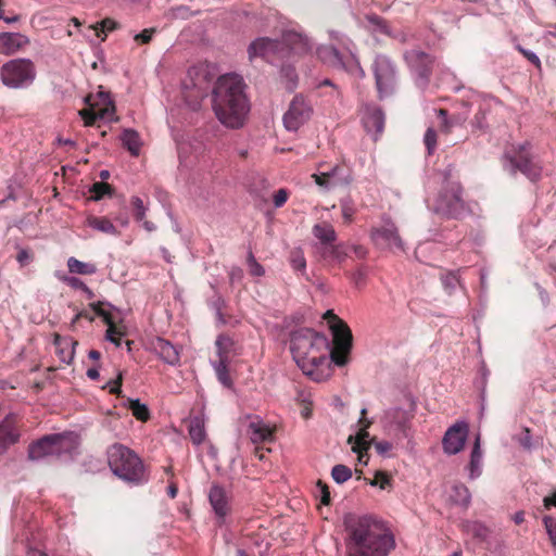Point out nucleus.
I'll return each mask as SVG.
<instances>
[{
  "label": "nucleus",
  "instance_id": "79ce46f5",
  "mask_svg": "<svg viewBox=\"0 0 556 556\" xmlns=\"http://www.w3.org/2000/svg\"><path fill=\"white\" fill-rule=\"evenodd\" d=\"M290 263L294 270L304 271L306 268V260L301 249H294L290 253Z\"/></svg>",
  "mask_w": 556,
  "mask_h": 556
},
{
  "label": "nucleus",
  "instance_id": "412c9836",
  "mask_svg": "<svg viewBox=\"0 0 556 556\" xmlns=\"http://www.w3.org/2000/svg\"><path fill=\"white\" fill-rule=\"evenodd\" d=\"M362 121L365 129L368 132H372L375 135V140L377 139L378 135L383 131L384 113L381 109L371 105L366 106Z\"/></svg>",
  "mask_w": 556,
  "mask_h": 556
},
{
  "label": "nucleus",
  "instance_id": "5701e85b",
  "mask_svg": "<svg viewBox=\"0 0 556 556\" xmlns=\"http://www.w3.org/2000/svg\"><path fill=\"white\" fill-rule=\"evenodd\" d=\"M282 53L288 49L294 54H304L312 49V45L307 37L298 33H287L282 37Z\"/></svg>",
  "mask_w": 556,
  "mask_h": 556
},
{
  "label": "nucleus",
  "instance_id": "69168bd1",
  "mask_svg": "<svg viewBox=\"0 0 556 556\" xmlns=\"http://www.w3.org/2000/svg\"><path fill=\"white\" fill-rule=\"evenodd\" d=\"M355 440L367 443L371 446L372 438H370L368 430L364 428H359L356 435L354 437Z\"/></svg>",
  "mask_w": 556,
  "mask_h": 556
},
{
  "label": "nucleus",
  "instance_id": "cd10ccee",
  "mask_svg": "<svg viewBox=\"0 0 556 556\" xmlns=\"http://www.w3.org/2000/svg\"><path fill=\"white\" fill-rule=\"evenodd\" d=\"M319 253L323 260L329 263H337L341 265L348 257V253L343 244H330L328 247H320Z\"/></svg>",
  "mask_w": 556,
  "mask_h": 556
},
{
  "label": "nucleus",
  "instance_id": "39448f33",
  "mask_svg": "<svg viewBox=\"0 0 556 556\" xmlns=\"http://www.w3.org/2000/svg\"><path fill=\"white\" fill-rule=\"evenodd\" d=\"M324 319L329 324L333 337V346L330 350V358L337 366H344L349 362L352 350L353 336L348 324L339 318L333 311H327Z\"/></svg>",
  "mask_w": 556,
  "mask_h": 556
},
{
  "label": "nucleus",
  "instance_id": "09e8293b",
  "mask_svg": "<svg viewBox=\"0 0 556 556\" xmlns=\"http://www.w3.org/2000/svg\"><path fill=\"white\" fill-rule=\"evenodd\" d=\"M108 326L106 329V339L114 338V337H123L126 334V331L123 327H118L114 320L113 317L109 319V323H104Z\"/></svg>",
  "mask_w": 556,
  "mask_h": 556
},
{
  "label": "nucleus",
  "instance_id": "a18cd8bd",
  "mask_svg": "<svg viewBox=\"0 0 556 556\" xmlns=\"http://www.w3.org/2000/svg\"><path fill=\"white\" fill-rule=\"evenodd\" d=\"M248 265L252 276L261 277L265 274L264 267L255 260L251 252L248 255Z\"/></svg>",
  "mask_w": 556,
  "mask_h": 556
},
{
  "label": "nucleus",
  "instance_id": "a878e982",
  "mask_svg": "<svg viewBox=\"0 0 556 556\" xmlns=\"http://www.w3.org/2000/svg\"><path fill=\"white\" fill-rule=\"evenodd\" d=\"M312 232L314 237L319 240L321 247H328L337 240V232L333 226L328 222L314 225Z\"/></svg>",
  "mask_w": 556,
  "mask_h": 556
},
{
  "label": "nucleus",
  "instance_id": "864d4df0",
  "mask_svg": "<svg viewBox=\"0 0 556 556\" xmlns=\"http://www.w3.org/2000/svg\"><path fill=\"white\" fill-rule=\"evenodd\" d=\"M371 445H374L375 450L380 455H386L393 448L392 443L388 441H377L376 438H372Z\"/></svg>",
  "mask_w": 556,
  "mask_h": 556
},
{
  "label": "nucleus",
  "instance_id": "052dcab7",
  "mask_svg": "<svg viewBox=\"0 0 556 556\" xmlns=\"http://www.w3.org/2000/svg\"><path fill=\"white\" fill-rule=\"evenodd\" d=\"M342 217L345 223H351L355 214V210L352 204L344 202L341 204Z\"/></svg>",
  "mask_w": 556,
  "mask_h": 556
},
{
  "label": "nucleus",
  "instance_id": "9b49d317",
  "mask_svg": "<svg viewBox=\"0 0 556 556\" xmlns=\"http://www.w3.org/2000/svg\"><path fill=\"white\" fill-rule=\"evenodd\" d=\"M317 56L321 62L329 66L342 68L353 75H358L359 77L365 76L364 70L353 54L345 56L331 46H323L317 49Z\"/></svg>",
  "mask_w": 556,
  "mask_h": 556
},
{
  "label": "nucleus",
  "instance_id": "6e6552de",
  "mask_svg": "<svg viewBox=\"0 0 556 556\" xmlns=\"http://www.w3.org/2000/svg\"><path fill=\"white\" fill-rule=\"evenodd\" d=\"M504 160L509 163L511 174L519 170L532 181H536L541 177V167L533 161L529 143L507 150Z\"/></svg>",
  "mask_w": 556,
  "mask_h": 556
},
{
  "label": "nucleus",
  "instance_id": "f704fd0d",
  "mask_svg": "<svg viewBox=\"0 0 556 556\" xmlns=\"http://www.w3.org/2000/svg\"><path fill=\"white\" fill-rule=\"evenodd\" d=\"M189 435L193 444L200 445L206 438L204 422L201 418L195 417L190 421Z\"/></svg>",
  "mask_w": 556,
  "mask_h": 556
},
{
  "label": "nucleus",
  "instance_id": "603ef678",
  "mask_svg": "<svg viewBox=\"0 0 556 556\" xmlns=\"http://www.w3.org/2000/svg\"><path fill=\"white\" fill-rule=\"evenodd\" d=\"M103 302L90 303L89 307L94 312V314L102 318L103 323H109V319L112 317L111 313L103 309Z\"/></svg>",
  "mask_w": 556,
  "mask_h": 556
},
{
  "label": "nucleus",
  "instance_id": "4d7b16f0",
  "mask_svg": "<svg viewBox=\"0 0 556 556\" xmlns=\"http://www.w3.org/2000/svg\"><path fill=\"white\" fill-rule=\"evenodd\" d=\"M289 198V191L287 189H279L278 191L275 192L274 194V205L276 207H281L288 200Z\"/></svg>",
  "mask_w": 556,
  "mask_h": 556
},
{
  "label": "nucleus",
  "instance_id": "bb28decb",
  "mask_svg": "<svg viewBox=\"0 0 556 556\" xmlns=\"http://www.w3.org/2000/svg\"><path fill=\"white\" fill-rule=\"evenodd\" d=\"M216 352L218 359L230 362L231 355H236V343L235 341L227 334H219L215 341Z\"/></svg>",
  "mask_w": 556,
  "mask_h": 556
},
{
  "label": "nucleus",
  "instance_id": "774afa93",
  "mask_svg": "<svg viewBox=\"0 0 556 556\" xmlns=\"http://www.w3.org/2000/svg\"><path fill=\"white\" fill-rule=\"evenodd\" d=\"M543 503L546 509H549L552 506H556V492L551 496L544 497Z\"/></svg>",
  "mask_w": 556,
  "mask_h": 556
},
{
  "label": "nucleus",
  "instance_id": "58836bf2",
  "mask_svg": "<svg viewBox=\"0 0 556 556\" xmlns=\"http://www.w3.org/2000/svg\"><path fill=\"white\" fill-rule=\"evenodd\" d=\"M331 477L337 483L341 484L351 479L352 470L348 466L339 464L333 466Z\"/></svg>",
  "mask_w": 556,
  "mask_h": 556
},
{
  "label": "nucleus",
  "instance_id": "338daca9",
  "mask_svg": "<svg viewBox=\"0 0 556 556\" xmlns=\"http://www.w3.org/2000/svg\"><path fill=\"white\" fill-rule=\"evenodd\" d=\"M366 415H367V409L363 408L361 410V418L358 420V426H359V428H364V429L368 430V428L371 426V420L367 419Z\"/></svg>",
  "mask_w": 556,
  "mask_h": 556
},
{
  "label": "nucleus",
  "instance_id": "aec40b11",
  "mask_svg": "<svg viewBox=\"0 0 556 556\" xmlns=\"http://www.w3.org/2000/svg\"><path fill=\"white\" fill-rule=\"evenodd\" d=\"M152 350L159 357L168 365L176 366L180 361V353L173 343L161 337H156L151 342Z\"/></svg>",
  "mask_w": 556,
  "mask_h": 556
},
{
  "label": "nucleus",
  "instance_id": "b1692460",
  "mask_svg": "<svg viewBox=\"0 0 556 556\" xmlns=\"http://www.w3.org/2000/svg\"><path fill=\"white\" fill-rule=\"evenodd\" d=\"M28 42L27 38L16 33L0 34V54L11 55Z\"/></svg>",
  "mask_w": 556,
  "mask_h": 556
},
{
  "label": "nucleus",
  "instance_id": "49530a36",
  "mask_svg": "<svg viewBox=\"0 0 556 556\" xmlns=\"http://www.w3.org/2000/svg\"><path fill=\"white\" fill-rule=\"evenodd\" d=\"M424 141L428 150V153L432 154L433 151L437 149V131L433 128L429 127L425 134Z\"/></svg>",
  "mask_w": 556,
  "mask_h": 556
},
{
  "label": "nucleus",
  "instance_id": "6ab92c4d",
  "mask_svg": "<svg viewBox=\"0 0 556 556\" xmlns=\"http://www.w3.org/2000/svg\"><path fill=\"white\" fill-rule=\"evenodd\" d=\"M208 500L218 518L224 519L230 513V496L223 486L213 484L208 492Z\"/></svg>",
  "mask_w": 556,
  "mask_h": 556
},
{
  "label": "nucleus",
  "instance_id": "2f4dec72",
  "mask_svg": "<svg viewBox=\"0 0 556 556\" xmlns=\"http://www.w3.org/2000/svg\"><path fill=\"white\" fill-rule=\"evenodd\" d=\"M87 225L100 232L117 236L119 232L113 223L106 217L89 216Z\"/></svg>",
  "mask_w": 556,
  "mask_h": 556
},
{
  "label": "nucleus",
  "instance_id": "13d9d810",
  "mask_svg": "<svg viewBox=\"0 0 556 556\" xmlns=\"http://www.w3.org/2000/svg\"><path fill=\"white\" fill-rule=\"evenodd\" d=\"M154 33L155 28H146L135 36V40L142 45L149 43Z\"/></svg>",
  "mask_w": 556,
  "mask_h": 556
},
{
  "label": "nucleus",
  "instance_id": "a19ab883",
  "mask_svg": "<svg viewBox=\"0 0 556 556\" xmlns=\"http://www.w3.org/2000/svg\"><path fill=\"white\" fill-rule=\"evenodd\" d=\"M230 362L224 361H216L214 363L215 371L217 374V377L219 381L225 386H230L231 380L228 372V366Z\"/></svg>",
  "mask_w": 556,
  "mask_h": 556
},
{
  "label": "nucleus",
  "instance_id": "393cba45",
  "mask_svg": "<svg viewBox=\"0 0 556 556\" xmlns=\"http://www.w3.org/2000/svg\"><path fill=\"white\" fill-rule=\"evenodd\" d=\"M325 173L327 174L326 177H328L336 187L348 185L352 181L351 169L344 163L336 164L325 169Z\"/></svg>",
  "mask_w": 556,
  "mask_h": 556
},
{
  "label": "nucleus",
  "instance_id": "4be33fe9",
  "mask_svg": "<svg viewBox=\"0 0 556 556\" xmlns=\"http://www.w3.org/2000/svg\"><path fill=\"white\" fill-rule=\"evenodd\" d=\"M282 53L288 49L294 54H304L312 49V45L307 37L298 33H287L282 37Z\"/></svg>",
  "mask_w": 556,
  "mask_h": 556
},
{
  "label": "nucleus",
  "instance_id": "dca6fc26",
  "mask_svg": "<svg viewBox=\"0 0 556 556\" xmlns=\"http://www.w3.org/2000/svg\"><path fill=\"white\" fill-rule=\"evenodd\" d=\"M468 434V425L464 421L456 422L451 426L442 439L444 453L455 455L459 453L465 445Z\"/></svg>",
  "mask_w": 556,
  "mask_h": 556
},
{
  "label": "nucleus",
  "instance_id": "5fc2aeb1",
  "mask_svg": "<svg viewBox=\"0 0 556 556\" xmlns=\"http://www.w3.org/2000/svg\"><path fill=\"white\" fill-rule=\"evenodd\" d=\"M317 488L320 491V502L324 505H329L331 502L329 486L321 480L317 481Z\"/></svg>",
  "mask_w": 556,
  "mask_h": 556
},
{
  "label": "nucleus",
  "instance_id": "6e6d98bb",
  "mask_svg": "<svg viewBox=\"0 0 556 556\" xmlns=\"http://www.w3.org/2000/svg\"><path fill=\"white\" fill-rule=\"evenodd\" d=\"M348 443L352 444V451L355 454H361L363 452H368L370 445L354 439L353 435H350L348 439Z\"/></svg>",
  "mask_w": 556,
  "mask_h": 556
},
{
  "label": "nucleus",
  "instance_id": "7ed1b4c3",
  "mask_svg": "<svg viewBox=\"0 0 556 556\" xmlns=\"http://www.w3.org/2000/svg\"><path fill=\"white\" fill-rule=\"evenodd\" d=\"M243 88L242 78L235 74L219 77L214 86L213 109L227 127L239 128L244 123L250 106Z\"/></svg>",
  "mask_w": 556,
  "mask_h": 556
},
{
  "label": "nucleus",
  "instance_id": "72a5a7b5",
  "mask_svg": "<svg viewBox=\"0 0 556 556\" xmlns=\"http://www.w3.org/2000/svg\"><path fill=\"white\" fill-rule=\"evenodd\" d=\"M68 271L78 275H93L97 271V266L93 263H85L76 257L67 260Z\"/></svg>",
  "mask_w": 556,
  "mask_h": 556
},
{
  "label": "nucleus",
  "instance_id": "f3484780",
  "mask_svg": "<svg viewBox=\"0 0 556 556\" xmlns=\"http://www.w3.org/2000/svg\"><path fill=\"white\" fill-rule=\"evenodd\" d=\"M20 418L16 414H9L0 422V447L8 448L20 439Z\"/></svg>",
  "mask_w": 556,
  "mask_h": 556
},
{
  "label": "nucleus",
  "instance_id": "c85d7f7f",
  "mask_svg": "<svg viewBox=\"0 0 556 556\" xmlns=\"http://www.w3.org/2000/svg\"><path fill=\"white\" fill-rule=\"evenodd\" d=\"M251 440L253 443L270 442L274 439V430L268 425L256 421L249 426Z\"/></svg>",
  "mask_w": 556,
  "mask_h": 556
},
{
  "label": "nucleus",
  "instance_id": "de8ad7c7",
  "mask_svg": "<svg viewBox=\"0 0 556 556\" xmlns=\"http://www.w3.org/2000/svg\"><path fill=\"white\" fill-rule=\"evenodd\" d=\"M391 483V479L387 472L377 471L374 480L370 481V484L376 486L378 485L380 489H387Z\"/></svg>",
  "mask_w": 556,
  "mask_h": 556
},
{
  "label": "nucleus",
  "instance_id": "f03ea898",
  "mask_svg": "<svg viewBox=\"0 0 556 556\" xmlns=\"http://www.w3.org/2000/svg\"><path fill=\"white\" fill-rule=\"evenodd\" d=\"M290 350L303 374L314 381H323L329 374L328 339L313 329L303 328L291 336Z\"/></svg>",
  "mask_w": 556,
  "mask_h": 556
},
{
  "label": "nucleus",
  "instance_id": "ddd939ff",
  "mask_svg": "<svg viewBox=\"0 0 556 556\" xmlns=\"http://www.w3.org/2000/svg\"><path fill=\"white\" fill-rule=\"evenodd\" d=\"M313 113L311 103L303 96L298 94L290 103L289 110L283 115V124L288 130H298L306 123Z\"/></svg>",
  "mask_w": 556,
  "mask_h": 556
},
{
  "label": "nucleus",
  "instance_id": "a211bd4d",
  "mask_svg": "<svg viewBox=\"0 0 556 556\" xmlns=\"http://www.w3.org/2000/svg\"><path fill=\"white\" fill-rule=\"evenodd\" d=\"M405 60L417 75L428 80L432 71V58L424 51L413 49L405 53Z\"/></svg>",
  "mask_w": 556,
  "mask_h": 556
},
{
  "label": "nucleus",
  "instance_id": "0eeeda50",
  "mask_svg": "<svg viewBox=\"0 0 556 556\" xmlns=\"http://www.w3.org/2000/svg\"><path fill=\"white\" fill-rule=\"evenodd\" d=\"M36 70L28 59H14L4 63L0 68V78L9 88H23L34 81Z\"/></svg>",
  "mask_w": 556,
  "mask_h": 556
},
{
  "label": "nucleus",
  "instance_id": "9d476101",
  "mask_svg": "<svg viewBox=\"0 0 556 556\" xmlns=\"http://www.w3.org/2000/svg\"><path fill=\"white\" fill-rule=\"evenodd\" d=\"M372 72L380 98L391 94L396 86V71L392 61L384 55H377Z\"/></svg>",
  "mask_w": 556,
  "mask_h": 556
},
{
  "label": "nucleus",
  "instance_id": "4468645a",
  "mask_svg": "<svg viewBox=\"0 0 556 556\" xmlns=\"http://www.w3.org/2000/svg\"><path fill=\"white\" fill-rule=\"evenodd\" d=\"M370 238L375 245L382 250L404 249V244L399 235L397 227L391 220L384 222V224L381 226L374 227L370 231Z\"/></svg>",
  "mask_w": 556,
  "mask_h": 556
},
{
  "label": "nucleus",
  "instance_id": "c9c22d12",
  "mask_svg": "<svg viewBox=\"0 0 556 556\" xmlns=\"http://www.w3.org/2000/svg\"><path fill=\"white\" fill-rule=\"evenodd\" d=\"M128 408L137 420L146 422L150 419V410L148 406L142 404L139 400L128 399Z\"/></svg>",
  "mask_w": 556,
  "mask_h": 556
},
{
  "label": "nucleus",
  "instance_id": "37998d69",
  "mask_svg": "<svg viewBox=\"0 0 556 556\" xmlns=\"http://www.w3.org/2000/svg\"><path fill=\"white\" fill-rule=\"evenodd\" d=\"M324 167L325 165H319V173H315L311 177L314 179L315 184L319 186L321 189L329 190L331 188H334L336 186L332 185V181L328 177H326L327 174L325 173V170H321V168Z\"/></svg>",
  "mask_w": 556,
  "mask_h": 556
},
{
  "label": "nucleus",
  "instance_id": "20e7f679",
  "mask_svg": "<svg viewBox=\"0 0 556 556\" xmlns=\"http://www.w3.org/2000/svg\"><path fill=\"white\" fill-rule=\"evenodd\" d=\"M108 464L112 472L129 484H142L148 473L141 458L123 444H113L108 450Z\"/></svg>",
  "mask_w": 556,
  "mask_h": 556
},
{
  "label": "nucleus",
  "instance_id": "3c124183",
  "mask_svg": "<svg viewBox=\"0 0 556 556\" xmlns=\"http://www.w3.org/2000/svg\"><path fill=\"white\" fill-rule=\"evenodd\" d=\"M131 204H132V207H134L135 218L137 220H142L144 215H146V207L143 205V201L140 198H138V197H134L131 199Z\"/></svg>",
  "mask_w": 556,
  "mask_h": 556
},
{
  "label": "nucleus",
  "instance_id": "0e129e2a",
  "mask_svg": "<svg viewBox=\"0 0 556 556\" xmlns=\"http://www.w3.org/2000/svg\"><path fill=\"white\" fill-rule=\"evenodd\" d=\"M122 382H123V377H122V372H119L117 375L116 379L110 383L111 384L110 393L119 395L122 393Z\"/></svg>",
  "mask_w": 556,
  "mask_h": 556
},
{
  "label": "nucleus",
  "instance_id": "7c9ffc66",
  "mask_svg": "<svg viewBox=\"0 0 556 556\" xmlns=\"http://www.w3.org/2000/svg\"><path fill=\"white\" fill-rule=\"evenodd\" d=\"M440 118L439 130L444 134H450L455 125H462L467 119V116L454 115L448 117V112L445 109L437 111Z\"/></svg>",
  "mask_w": 556,
  "mask_h": 556
},
{
  "label": "nucleus",
  "instance_id": "1a4fd4ad",
  "mask_svg": "<svg viewBox=\"0 0 556 556\" xmlns=\"http://www.w3.org/2000/svg\"><path fill=\"white\" fill-rule=\"evenodd\" d=\"M86 103L88 108L79 111L86 126H92L97 119H111L115 112L110 93L103 90H100L96 97L89 94Z\"/></svg>",
  "mask_w": 556,
  "mask_h": 556
},
{
  "label": "nucleus",
  "instance_id": "8fccbe9b",
  "mask_svg": "<svg viewBox=\"0 0 556 556\" xmlns=\"http://www.w3.org/2000/svg\"><path fill=\"white\" fill-rule=\"evenodd\" d=\"M516 49L530 62L532 63L539 71L542 70V64L539 59V56L533 53L532 51H529L525 49L522 46L518 45Z\"/></svg>",
  "mask_w": 556,
  "mask_h": 556
},
{
  "label": "nucleus",
  "instance_id": "680f3d73",
  "mask_svg": "<svg viewBox=\"0 0 556 556\" xmlns=\"http://www.w3.org/2000/svg\"><path fill=\"white\" fill-rule=\"evenodd\" d=\"M16 260L22 267L29 264L33 260V254L27 249H21L16 255Z\"/></svg>",
  "mask_w": 556,
  "mask_h": 556
},
{
  "label": "nucleus",
  "instance_id": "f8f14e48",
  "mask_svg": "<svg viewBox=\"0 0 556 556\" xmlns=\"http://www.w3.org/2000/svg\"><path fill=\"white\" fill-rule=\"evenodd\" d=\"M65 437L60 433L48 434L28 446V458L39 460L50 456H60L66 451Z\"/></svg>",
  "mask_w": 556,
  "mask_h": 556
},
{
  "label": "nucleus",
  "instance_id": "e2e57ef3",
  "mask_svg": "<svg viewBox=\"0 0 556 556\" xmlns=\"http://www.w3.org/2000/svg\"><path fill=\"white\" fill-rule=\"evenodd\" d=\"M64 282L71 288L78 290H83L86 286V283L81 279L74 276L65 277Z\"/></svg>",
  "mask_w": 556,
  "mask_h": 556
},
{
  "label": "nucleus",
  "instance_id": "bf43d9fd",
  "mask_svg": "<svg viewBox=\"0 0 556 556\" xmlns=\"http://www.w3.org/2000/svg\"><path fill=\"white\" fill-rule=\"evenodd\" d=\"M518 442H519V444L523 448L531 450V447H532V439H531V434H530V429L529 428H523L521 434L518 438Z\"/></svg>",
  "mask_w": 556,
  "mask_h": 556
},
{
  "label": "nucleus",
  "instance_id": "f257e3e1",
  "mask_svg": "<svg viewBox=\"0 0 556 556\" xmlns=\"http://www.w3.org/2000/svg\"><path fill=\"white\" fill-rule=\"evenodd\" d=\"M344 526L349 533L348 556H387L394 547L393 535L372 517L349 515Z\"/></svg>",
  "mask_w": 556,
  "mask_h": 556
},
{
  "label": "nucleus",
  "instance_id": "2eb2a0df",
  "mask_svg": "<svg viewBox=\"0 0 556 556\" xmlns=\"http://www.w3.org/2000/svg\"><path fill=\"white\" fill-rule=\"evenodd\" d=\"M249 58H262L273 61L275 58L283 56L282 43L267 37L257 38L248 48Z\"/></svg>",
  "mask_w": 556,
  "mask_h": 556
},
{
  "label": "nucleus",
  "instance_id": "ea45409f",
  "mask_svg": "<svg viewBox=\"0 0 556 556\" xmlns=\"http://www.w3.org/2000/svg\"><path fill=\"white\" fill-rule=\"evenodd\" d=\"M281 76L286 80V88L292 91L298 83L295 70L290 65H285L281 67Z\"/></svg>",
  "mask_w": 556,
  "mask_h": 556
},
{
  "label": "nucleus",
  "instance_id": "c03bdc74",
  "mask_svg": "<svg viewBox=\"0 0 556 556\" xmlns=\"http://www.w3.org/2000/svg\"><path fill=\"white\" fill-rule=\"evenodd\" d=\"M543 525L553 547L556 548V519L552 516H544Z\"/></svg>",
  "mask_w": 556,
  "mask_h": 556
},
{
  "label": "nucleus",
  "instance_id": "e433bc0d",
  "mask_svg": "<svg viewBox=\"0 0 556 556\" xmlns=\"http://www.w3.org/2000/svg\"><path fill=\"white\" fill-rule=\"evenodd\" d=\"M451 498L455 504L467 507L470 503V492L466 485L455 484L452 489Z\"/></svg>",
  "mask_w": 556,
  "mask_h": 556
},
{
  "label": "nucleus",
  "instance_id": "4c0bfd02",
  "mask_svg": "<svg viewBox=\"0 0 556 556\" xmlns=\"http://www.w3.org/2000/svg\"><path fill=\"white\" fill-rule=\"evenodd\" d=\"M89 192L91 200L99 201L105 195H111L113 193V188L108 182L98 181L90 187Z\"/></svg>",
  "mask_w": 556,
  "mask_h": 556
},
{
  "label": "nucleus",
  "instance_id": "423d86ee",
  "mask_svg": "<svg viewBox=\"0 0 556 556\" xmlns=\"http://www.w3.org/2000/svg\"><path fill=\"white\" fill-rule=\"evenodd\" d=\"M465 207L460 184L446 178L433 203V210L445 217L458 218L464 213Z\"/></svg>",
  "mask_w": 556,
  "mask_h": 556
},
{
  "label": "nucleus",
  "instance_id": "473e14b6",
  "mask_svg": "<svg viewBox=\"0 0 556 556\" xmlns=\"http://www.w3.org/2000/svg\"><path fill=\"white\" fill-rule=\"evenodd\" d=\"M122 140L127 150L131 155L137 156L140 153V136L132 129H125L122 136Z\"/></svg>",
  "mask_w": 556,
  "mask_h": 556
},
{
  "label": "nucleus",
  "instance_id": "c756f323",
  "mask_svg": "<svg viewBox=\"0 0 556 556\" xmlns=\"http://www.w3.org/2000/svg\"><path fill=\"white\" fill-rule=\"evenodd\" d=\"M481 463H482V451H481V439L480 434L476 437L473 447L470 454V460H469V471H470V478L475 479L480 476L481 473Z\"/></svg>",
  "mask_w": 556,
  "mask_h": 556
}]
</instances>
